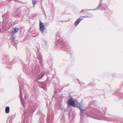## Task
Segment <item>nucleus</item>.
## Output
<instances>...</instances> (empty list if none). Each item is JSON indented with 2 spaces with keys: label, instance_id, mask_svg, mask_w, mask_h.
<instances>
[{
  "label": "nucleus",
  "instance_id": "12",
  "mask_svg": "<svg viewBox=\"0 0 123 123\" xmlns=\"http://www.w3.org/2000/svg\"><path fill=\"white\" fill-rule=\"evenodd\" d=\"M44 75H41L40 76H39V77L38 78V80L41 79L43 76Z\"/></svg>",
  "mask_w": 123,
  "mask_h": 123
},
{
  "label": "nucleus",
  "instance_id": "13",
  "mask_svg": "<svg viewBox=\"0 0 123 123\" xmlns=\"http://www.w3.org/2000/svg\"><path fill=\"white\" fill-rule=\"evenodd\" d=\"M80 110L81 112L82 111L83 112L85 110L83 109H82L81 108H80Z\"/></svg>",
  "mask_w": 123,
  "mask_h": 123
},
{
  "label": "nucleus",
  "instance_id": "4",
  "mask_svg": "<svg viewBox=\"0 0 123 123\" xmlns=\"http://www.w3.org/2000/svg\"><path fill=\"white\" fill-rule=\"evenodd\" d=\"M5 111L6 113H8L9 112L10 108L9 106H7L6 107Z\"/></svg>",
  "mask_w": 123,
  "mask_h": 123
},
{
  "label": "nucleus",
  "instance_id": "11",
  "mask_svg": "<svg viewBox=\"0 0 123 123\" xmlns=\"http://www.w3.org/2000/svg\"><path fill=\"white\" fill-rule=\"evenodd\" d=\"M32 3L33 5V6L36 4V0H32Z\"/></svg>",
  "mask_w": 123,
  "mask_h": 123
},
{
  "label": "nucleus",
  "instance_id": "1",
  "mask_svg": "<svg viewBox=\"0 0 123 123\" xmlns=\"http://www.w3.org/2000/svg\"><path fill=\"white\" fill-rule=\"evenodd\" d=\"M40 31L42 33H43L44 32V27L43 25V23L41 21L39 22Z\"/></svg>",
  "mask_w": 123,
  "mask_h": 123
},
{
  "label": "nucleus",
  "instance_id": "8",
  "mask_svg": "<svg viewBox=\"0 0 123 123\" xmlns=\"http://www.w3.org/2000/svg\"><path fill=\"white\" fill-rule=\"evenodd\" d=\"M37 58L39 60V62H41L42 60V56L41 55H39L37 56Z\"/></svg>",
  "mask_w": 123,
  "mask_h": 123
},
{
  "label": "nucleus",
  "instance_id": "10",
  "mask_svg": "<svg viewBox=\"0 0 123 123\" xmlns=\"http://www.w3.org/2000/svg\"><path fill=\"white\" fill-rule=\"evenodd\" d=\"M18 29L17 27H15L14 28V31L15 33L18 32Z\"/></svg>",
  "mask_w": 123,
  "mask_h": 123
},
{
  "label": "nucleus",
  "instance_id": "15",
  "mask_svg": "<svg viewBox=\"0 0 123 123\" xmlns=\"http://www.w3.org/2000/svg\"><path fill=\"white\" fill-rule=\"evenodd\" d=\"M81 17L86 18H90L91 17H87V16H82V17Z\"/></svg>",
  "mask_w": 123,
  "mask_h": 123
},
{
  "label": "nucleus",
  "instance_id": "16",
  "mask_svg": "<svg viewBox=\"0 0 123 123\" xmlns=\"http://www.w3.org/2000/svg\"><path fill=\"white\" fill-rule=\"evenodd\" d=\"M100 9L101 10H105V8H103Z\"/></svg>",
  "mask_w": 123,
  "mask_h": 123
},
{
  "label": "nucleus",
  "instance_id": "7",
  "mask_svg": "<svg viewBox=\"0 0 123 123\" xmlns=\"http://www.w3.org/2000/svg\"><path fill=\"white\" fill-rule=\"evenodd\" d=\"M20 100L21 102L22 103L23 102V98L22 97V94L21 93V87L20 86Z\"/></svg>",
  "mask_w": 123,
  "mask_h": 123
},
{
  "label": "nucleus",
  "instance_id": "6",
  "mask_svg": "<svg viewBox=\"0 0 123 123\" xmlns=\"http://www.w3.org/2000/svg\"><path fill=\"white\" fill-rule=\"evenodd\" d=\"M46 74V75H47V80H49V77H50L51 76H52V77L53 76V75L52 74H49V73H47Z\"/></svg>",
  "mask_w": 123,
  "mask_h": 123
},
{
  "label": "nucleus",
  "instance_id": "5",
  "mask_svg": "<svg viewBox=\"0 0 123 123\" xmlns=\"http://www.w3.org/2000/svg\"><path fill=\"white\" fill-rule=\"evenodd\" d=\"M90 10L88 9H82L81 11H80V14L84 13V12H86L87 11H88L89 10Z\"/></svg>",
  "mask_w": 123,
  "mask_h": 123
},
{
  "label": "nucleus",
  "instance_id": "3",
  "mask_svg": "<svg viewBox=\"0 0 123 123\" xmlns=\"http://www.w3.org/2000/svg\"><path fill=\"white\" fill-rule=\"evenodd\" d=\"M82 19H83L82 18H78L74 23L75 25V26H76Z\"/></svg>",
  "mask_w": 123,
  "mask_h": 123
},
{
  "label": "nucleus",
  "instance_id": "14",
  "mask_svg": "<svg viewBox=\"0 0 123 123\" xmlns=\"http://www.w3.org/2000/svg\"><path fill=\"white\" fill-rule=\"evenodd\" d=\"M102 0H101L100 1V3H99V7H100V6L101 4L102 3Z\"/></svg>",
  "mask_w": 123,
  "mask_h": 123
},
{
  "label": "nucleus",
  "instance_id": "17",
  "mask_svg": "<svg viewBox=\"0 0 123 123\" xmlns=\"http://www.w3.org/2000/svg\"><path fill=\"white\" fill-rule=\"evenodd\" d=\"M82 84H84V83H82Z\"/></svg>",
  "mask_w": 123,
  "mask_h": 123
},
{
  "label": "nucleus",
  "instance_id": "9",
  "mask_svg": "<svg viewBox=\"0 0 123 123\" xmlns=\"http://www.w3.org/2000/svg\"><path fill=\"white\" fill-rule=\"evenodd\" d=\"M40 86L41 87L43 88V89H44V90H46L47 89V87L45 86L44 85H43L42 86Z\"/></svg>",
  "mask_w": 123,
  "mask_h": 123
},
{
  "label": "nucleus",
  "instance_id": "2",
  "mask_svg": "<svg viewBox=\"0 0 123 123\" xmlns=\"http://www.w3.org/2000/svg\"><path fill=\"white\" fill-rule=\"evenodd\" d=\"M68 104L69 105L74 107H75L76 105L74 101L71 99H70L68 100Z\"/></svg>",
  "mask_w": 123,
  "mask_h": 123
}]
</instances>
